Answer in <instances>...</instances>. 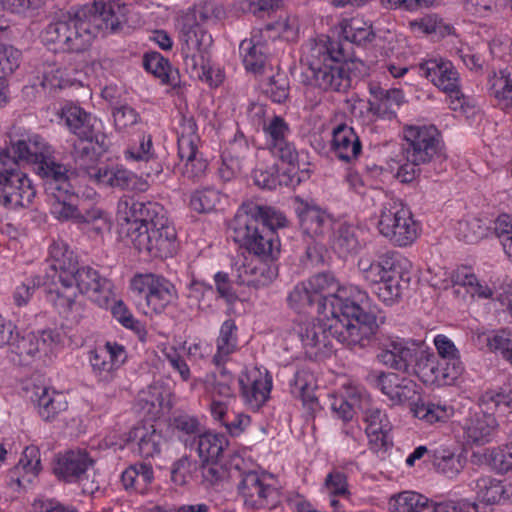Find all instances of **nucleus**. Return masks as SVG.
<instances>
[{
  "label": "nucleus",
  "mask_w": 512,
  "mask_h": 512,
  "mask_svg": "<svg viewBox=\"0 0 512 512\" xmlns=\"http://www.w3.org/2000/svg\"><path fill=\"white\" fill-rule=\"evenodd\" d=\"M345 45L328 36L307 42L302 62L307 66L305 76L309 84L325 92H346L351 87L350 64L355 61Z\"/></svg>",
  "instance_id": "obj_4"
},
{
  "label": "nucleus",
  "mask_w": 512,
  "mask_h": 512,
  "mask_svg": "<svg viewBox=\"0 0 512 512\" xmlns=\"http://www.w3.org/2000/svg\"><path fill=\"white\" fill-rule=\"evenodd\" d=\"M498 426L491 413H483L470 418L465 426L467 438L475 444L489 442Z\"/></svg>",
  "instance_id": "obj_42"
},
{
  "label": "nucleus",
  "mask_w": 512,
  "mask_h": 512,
  "mask_svg": "<svg viewBox=\"0 0 512 512\" xmlns=\"http://www.w3.org/2000/svg\"><path fill=\"white\" fill-rule=\"evenodd\" d=\"M263 131L267 137V146L287 140L290 133L288 123L281 116H274L264 125Z\"/></svg>",
  "instance_id": "obj_64"
},
{
  "label": "nucleus",
  "mask_w": 512,
  "mask_h": 512,
  "mask_svg": "<svg viewBox=\"0 0 512 512\" xmlns=\"http://www.w3.org/2000/svg\"><path fill=\"white\" fill-rule=\"evenodd\" d=\"M286 217L268 206L244 203L229 225L231 238L256 256L238 268L237 283L260 289L269 286L278 275L274 263L280 254L275 230L285 227Z\"/></svg>",
  "instance_id": "obj_1"
},
{
  "label": "nucleus",
  "mask_w": 512,
  "mask_h": 512,
  "mask_svg": "<svg viewBox=\"0 0 512 512\" xmlns=\"http://www.w3.org/2000/svg\"><path fill=\"white\" fill-rule=\"evenodd\" d=\"M180 129L178 155L180 160L184 162L181 174L189 180L198 181L205 175L208 163L202 157H198L200 138L197 135L195 120L192 117H183Z\"/></svg>",
  "instance_id": "obj_15"
},
{
  "label": "nucleus",
  "mask_w": 512,
  "mask_h": 512,
  "mask_svg": "<svg viewBox=\"0 0 512 512\" xmlns=\"http://www.w3.org/2000/svg\"><path fill=\"white\" fill-rule=\"evenodd\" d=\"M154 481V471L150 464L137 462L127 467L121 475V482L127 491L145 494Z\"/></svg>",
  "instance_id": "obj_37"
},
{
  "label": "nucleus",
  "mask_w": 512,
  "mask_h": 512,
  "mask_svg": "<svg viewBox=\"0 0 512 512\" xmlns=\"http://www.w3.org/2000/svg\"><path fill=\"white\" fill-rule=\"evenodd\" d=\"M372 383L393 405L415 404L419 399V387L416 382L396 373L380 372L372 376Z\"/></svg>",
  "instance_id": "obj_20"
},
{
  "label": "nucleus",
  "mask_w": 512,
  "mask_h": 512,
  "mask_svg": "<svg viewBox=\"0 0 512 512\" xmlns=\"http://www.w3.org/2000/svg\"><path fill=\"white\" fill-rule=\"evenodd\" d=\"M287 301L289 306L298 312L304 311L308 308L316 312L317 302L308 282L297 284L289 293Z\"/></svg>",
  "instance_id": "obj_55"
},
{
  "label": "nucleus",
  "mask_w": 512,
  "mask_h": 512,
  "mask_svg": "<svg viewBox=\"0 0 512 512\" xmlns=\"http://www.w3.org/2000/svg\"><path fill=\"white\" fill-rule=\"evenodd\" d=\"M364 420L367 424L365 431L372 451L378 453L392 446L390 437L392 425L384 411L376 407L368 408L364 413Z\"/></svg>",
  "instance_id": "obj_25"
},
{
  "label": "nucleus",
  "mask_w": 512,
  "mask_h": 512,
  "mask_svg": "<svg viewBox=\"0 0 512 512\" xmlns=\"http://www.w3.org/2000/svg\"><path fill=\"white\" fill-rule=\"evenodd\" d=\"M458 237L466 243H476L482 239L487 232V227L479 219L473 218L458 222Z\"/></svg>",
  "instance_id": "obj_63"
},
{
  "label": "nucleus",
  "mask_w": 512,
  "mask_h": 512,
  "mask_svg": "<svg viewBox=\"0 0 512 512\" xmlns=\"http://www.w3.org/2000/svg\"><path fill=\"white\" fill-rule=\"evenodd\" d=\"M410 282V276H387L376 288L375 293L386 305L396 303Z\"/></svg>",
  "instance_id": "obj_49"
},
{
  "label": "nucleus",
  "mask_w": 512,
  "mask_h": 512,
  "mask_svg": "<svg viewBox=\"0 0 512 512\" xmlns=\"http://www.w3.org/2000/svg\"><path fill=\"white\" fill-rule=\"evenodd\" d=\"M47 262L50 268L58 273L59 283L70 277L71 271L78 264L74 253L69 250L68 245L62 240L51 243Z\"/></svg>",
  "instance_id": "obj_39"
},
{
  "label": "nucleus",
  "mask_w": 512,
  "mask_h": 512,
  "mask_svg": "<svg viewBox=\"0 0 512 512\" xmlns=\"http://www.w3.org/2000/svg\"><path fill=\"white\" fill-rule=\"evenodd\" d=\"M488 90L499 103L512 107V74L509 71L493 72L488 78Z\"/></svg>",
  "instance_id": "obj_47"
},
{
  "label": "nucleus",
  "mask_w": 512,
  "mask_h": 512,
  "mask_svg": "<svg viewBox=\"0 0 512 512\" xmlns=\"http://www.w3.org/2000/svg\"><path fill=\"white\" fill-rule=\"evenodd\" d=\"M170 425L173 431L176 432L177 436L184 442H187L190 439H193L195 442L202 433V427L199 419L186 413L175 415L171 419Z\"/></svg>",
  "instance_id": "obj_50"
},
{
  "label": "nucleus",
  "mask_w": 512,
  "mask_h": 512,
  "mask_svg": "<svg viewBox=\"0 0 512 512\" xmlns=\"http://www.w3.org/2000/svg\"><path fill=\"white\" fill-rule=\"evenodd\" d=\"M51 197V213L60 221H73L76 223L79 207L76 203L77 195L73 188L68 191H60L50 194Z\"/></svg>",
  "instance_id": "obj_43"
},
{
  "label": "nucleus",
  "mask_w": 512,
  "mask_h": 512,
  "mask_svg": "<svg viewBox=\"0 0 512 512\" xmlns=\"http://www.w3.org/2000/svg\"><path fill=\"white\" fill-rule=\"evenodd\" d=\"M470 487L476 493L477 499L488 505L498 503L506 493L501 481L491 476L478 478L470 483Z\"/></svg>",
  "instance_id": "obj_45"
},
{
  "label": "nucleus",
  "mask_w": 512,
  "mask_h": 512,
  "mask_svg": "<svg viewBox=\"0 0 512 512\" xmlns=\"http://www.w3.org/2000/svg\"><path fill=\"white\" fill-rule=\"evenodd\" d=\"M219 201L220 195L216 190H197L191 195L190 207L198 213H206L212 211Z\"/></svg>",
  "instance_id": "obj_60"
},
{
  "label": "nucleus",
  "mask_w": 512,
  "mask_h": 512,
  "mask_svg": "<svg viewBox=\"0 0 512 512\" xmlns=\"http://www.w3.org/2000/svg\"><path fill=\"white\" fill-rule=\"evenodd\" d=\"M414 414L419 419L425 420L432 424L439 421H445L451 415L452 408L447 406H441L434 403H415Z\"/></svg>",
  "instance_id": "obj_59"
},
{
  "label": "nucleus",
  "mask_w": 512,
  "mask_h": 512,
  "mask_svg": "<svg viewBox=\"0 0 512 512\" xmlns=\"http://www.w3.org/2000/svg\"><path fill=\"white\" fill-rule=\"evenodd\" d=\"M290 92V83L288 77L284 73H277L270 77L266 94L275 103H284Z\"/></svg>",
  "instance_id": "obj_62"
},
{
  "label": "nucleus",
  "mask_w": 512,
  "mask_h": 512,
  "mask_svg": "<svg viewBox=\"0 0 512 512\" xmlns=\"http://www.w3.org/2000/svg\"><path fill=\"white\" fill-rule=\"evenodd\" d=\"M324 316L303 325L299 336L310 358L328 357L332 354L334 342L355 347H366L385 323L386 315L366 312L356 317H343L340 313Z\"/></svg>",
  "instance_id": "obj_3"
},
{
  "label": "nucleus",
  "mask_w": 512,
  "mask_h": 512,
  "mask_svg": "<svg viewBox=\"0 0 512 512\" xmlns=\"http://www.w3.org/2000/svg\"><path fill=\"white\" fill-rule=\"evenodd\" d=\"M421 347L410 340L388 336L379 341L377 360L386 367L411 375Z\"/></svg>",
  "instance_id": "obj_17"
},
{
  "label": "nucleus",
  "mask_w": 512,
  "mask_h": 512,
  "mask_svg": "<svg viewBox=\"0 0 512 512\" xmlns=\"http://www.w3.org/2000/svg\"><path fill=\"white\" fill-rule=\"evenodd\" d=\"M130 288L156 314L164 312L177 299L175 286L162 275L154 273L136 274L130 281Z\"/></svg>",
  "instance_id": "obj_14"
},
{
  "label": "nucleus",
  "mask_w": 512,
  "mask_h": 512,
  "mask_svg": "<svg viewBox=\"0 0 512 512\" xmlns=\"http://www.w3.org/2000/svg\"><path fill=\"white\" fill-rule=\"evenodd\" d=\"M21 52L13 46L0 43V81L10 76L20 64Z\"/></svg>",
  "instance_id": "obj_61"
},
{
  "label": "nucleus",
  "mask_w": 512,
  "mask_h": 512,
  "mask_svg": "<svg viewBox=\"0 0 512 512\" xmlns=\"http://www.w3.org/2000/svg\"><path fill=\"white\" fill-rule=\"evenodd\" d=\"M255 153L246 140L235 139L222 155V164L219 167V176L224 181H230L254 163Z\"/></svg>",
  "instance_id": "obj_23"
},
{
  "label": "nucleus",
  "mask_w": 512,
  "mask_h": 512,
  "mask_svg": "<svg viewBox=\"0 0 512 512\" xmlns=\"http://www.w3.org/2000/svg\"><path fill=\"white\" fill-rule=\"evenodd\" d=\"M239 385L244 402L251 409L258 410L269 399L272 378L268 373L254 372L240 377Z\"/></svg>",
  "instance_id": "obj_27"
},
{
  "label": "nucleus",
  "mask_w": 512,
  "mask_h": 512,
  "mask_svg": "<svg viewBox=\"0 0 512 512\" xmlns=\"http://www.w3.org/2000/svg\"><path fill=\"white\" fill-rule=\"evenodd\" d=\"M195 443L198 455L203 462L220 461L226 458L229 442L222 434L202 432Z\"/></svg>",
  "instance_id": "obj_41"
},
{
  "label": "nucleus",
  "mask_w": 512,
  "mask_h": 512,
  "mask_svg": "<svg viewBox=\"0 0 512 512\" xmlns=\"http://www.w3.org/2000/svg\"><path fill=\"white\" fill-rule=\"evenodd\" d=\"M419 69L436 87L449 94L453 110L462 106L464 95L460 89L459 73L450 61L430 59L421 63Z\"/></svg>",
  "instance_id": "obj_18"
},
{
  "label": "nucleus",
  "mask_w": 512,
  "mask_h": 512,
  "mask_svg": "<svg viewBox=\"0 0 512 512\" xmlns=\"http://www.w3.org/2000/svg\"><path fill=\"white\" fill-rule=\"evenodd\" d=\"M128 7L120 0H94L75 11L60 12L41 32L45 46L64 52L82 53L96 33L119 32L127 24Z\"/></svg>",
  "instance_id": "obj_2"
},
{
  "label": "nucleus",
  "mask_w": 512,
  "mask_h": 512,
  "mask_svg": "<svg viewBox=\"0 0 512 512\" xmlns=\"http://www.w3.org/2000/svg\"><path fill=\"white\" fill-rule=\"evenodd\" d=\"M303 234L321 239L332 229V217L320 207L301 202L296 209Z\"/></svg>",
  "instance_id": "obj_26"
},
{
  "label": "nucleus",
  "mask_w": 512,
  "mask_h": 512,
  "mask_svg": "<svg viewBox=\"0 0 512 512\" xmlns=\"http://www.w3.org/2000/svg\"><path fill=\"white\" fill-rule=\"evenodd\" d=\"M46 297L61 315L74 324H79L90 316L89 308L85 301L77 296L75 289L49 288Z\"/></svg>",
  "instance_id": "obj_21"
},
{
  "label": "nucleus",
  "mask_w": 512,
  "mask_h": 512,
  "mask_svg": "<svg viewBox=\"0 0 512 512\" xmlns=\"http://www.w3.org/2000/svg\"><path fill=\"white\" fill-rule=\"evenodd\" d=\"M381 235L399 247L412 244L418 237V227L410 209L398 198L386 196L377 224Z\"/></svg>",
  "instance_id": "obj_8"
},
{
  "label": "nucleus",
  "mask_w": 512,
  "mask_h": 512,
  "mask_svg": "<svg viewBox=\"0 0 512 512\" xmlns=\"http://www.w3.org/2000/svg\"><path fill=\"white\" fill-rule=\"evenodd\" d=\"M36 190L26 173L11 157L9 149H0V203L9 208L27 207Z\"/></svg>",
  "instance_id": "obj_9"
},
{
  "label": "nucleus",
  "mask_w": 512,
  "mask_h": 512,
  "mask_svg": "<svg viewBox=\"0 0 512 512\" xmlns=\"http://www.w3.org/2000/svg\"><path fill=\"white\" fill-rule=\"evenodd\" d=\"M112 315L125 328L135 332L140 340L143 341L145 339L146 330L144 325L133 316L122 301H117L114 304L112 307Z\"/></svg>",
  "instance_id": "obj_58"
},
{
  "label": "nucleus",
  "mask_w": 512,
  "mask_h": 512,
  "mask_svg": "<svg viewBox=\"0 0 512 512\" xmlns=\"http://www.w3.org/2000/svg\"><path fill=\"white\" fill-rule=\"evenodd\" d=\"M430 462L438 474L452 479L463 470L466 460L461 454L438 447L430 452Z\"/></svg>",
  "instance_id": "obj_40"
},
{
  "label": "nucleus",
  "mask_w": 512,
  "mask_h": 512,
  "mask_svg": "<svg viewBox=\"0 0 512 512\" xmlns=\"http://www.w3.org/2000/svg\"><path fill=\"white\" fill-rule=\"evenodd\" d=\"M33 402L38 407V413L45 421L55 419L59 413L65 411L68 407L65 396L54 390L50 391L46 387H37L32 397Z\"/></svg>",
  "instance_id": "obj_38"
},
{
  "label": "nucleus",
  "mask_w": 512,
  "mask_h": 512,
  "mask_svg": "<svg viewBox=\"0 0 512 512\" xmlns=\"http://www.w3.org/2000/svg\"><path fill=\"white\" fill-rule=\"evenodd\" d=\"M11 157L18 163L27 162L36 167L41 164L48 156L54 153L49 145L40 135H21L18 139H10Z\"/></svg>",
  "instance_id": "obj_22"
},
{
  "label": "nucleus",
  "mask_w": 512,
  "mask_h": 512,
  "mask_svg": "<svg viewBox=\"0 0 512 512\" xmlns=\"http://www.w3.org/2000/svg\"><path fill=\"white\" fill-rule=\"evenodd\" d=\"M59 116L69 131L78 138H96L97 119L80 106L68 103L61 108Z\"/></svg>",
  "instance_id": "obj_33"
},
{
  "label": "nucleus",
  "mask_w": 512,
  "mask_h": 512,
  "mask_svg": "<svg viewBox=\"0 0 512 512\" xmlns=\"http://www.w3.org/2000/svg\"><path fill=\"white\" fill-rule=\"evenodd\" d=\"M308 284L318 302L316 313L319 315L340 313L343 317H356L366 312L385 315L377 305L371 303L365 291L357 287L349 290L341 288L332 272L317 273L309 278Z\"/></svg>",
  "instance_id": "obj_6"
},
{
  "label": "nucleus",
  "mask_w": 512,
  "mask_h": 512,
  "mask_svg": "<svg viewBox=\"0 0 512 512\" xmlns=\"http://www.w3.org/2000/svg\"><path fill=\"white\" fill-rule=\"evenodd\" d=\"M164 207L157 202L139 201L133 197L123 196L117 203V218L121 222L131 224L129 229L140 224H147L160 213Z\"/></svg>",
  "instance_id": "obj_24"
},
{
  "label": "nucleus",
  "mask_w": 512,
  "mask_h": 512,
  "mask_svg": "<svg viewBox=\"0 0 512 512\" xmlns=\"http://www.w3.org/2000/svg\"><path fill=\"white\" fill-rule=\"evenodd\" d=\"M66 286L69 289H78L100 307L108 306L113 296L111 282L90 266L79 267L77 264L71 271V276L62 280L59 287Z\"/></svg>",
  "instance_id": "obj_16"
},
{
  "label": "nucleus",
  "mask_w": 512,
  "mask_h": 512,
  "mask_svg": "<svg viewBox=\"0 0 512 512\" xmlns=\"http://www.w3.org/2000/svg\"><path fill=\"white\" fill-rule=\"evenodd\" d=\"M53 343V335L51 331L43 330L39 332H29L21 338L17 339L12 345L20 360L29 362L35 358L39 353L48 350Z\"/></svg>",
  "instance_id": "obj_35"
},
{
  "label": "nucleus",
  "mask_w": 512,
  "mask_h": 512,
  "mask_svg": "<svg viewBox=\"0 0 512 512\" xmlns=\"http://www.w3.org/2000/svg\"><path fill=\"white\" fill-rule=\"evenodd\" d=\"M342 35L348 42L365 45L371 43L375 38V33L370 25L359 19H351L342 28Z\"/></svg>",
  "instance_id": "obj_52"
},
{
  "label": "nucleus",
  "mask_w": 512,
  "mask_h": 512,
  "mask_svg": "<svg viewBox=\"0 0 512 512\" xmlns=\"http://www.w3.org/2000/svg\"><path fill=\"white\" fill-rule=\"evenodd\" d=\"M139 182L138 177L131 171L120 166H103L94 174L92 183L120 190H134Z\"/></svg>",
  "instance_id": "obj_36"
},
{
  "label": "nucleus",
  "mask_w": 512,
  "mask_h": 512,
  "mask_svg": "<svg viewBox=\"0 0 512 512\" xmlns=\"http://www.w3.org/2000/svg\"><path fill=\"white\" fill-rule=\"evenodd\" d=\"M239 49L247 71L254 74L264 72L268 61L267 46H254L251 45V42H241Z\"/></svg>",
  "instance_id": "obj_48"
},
{
  "label": "nucleus",
  "mask_w": 512,
  "mask_h": 512,
  "mask_svg": "<svg viewBox=\"0 0 512 512\" xmlns=\"http://www.w3.org/2000/svg\"><path fill=\"white\" fill-rule=\"evenodd\" d=\"M488 463L498 474H506L512 471V437L510 440L490 450Z\"/></svg>",
  "instance_id": "obj_54"
},
{
  "label": "nucleus",
  "mask_w": 512,
  "mask_h": 512,
  "mask_svg": "<svg viewBox=\"0 0 512 512\" xmlns=\"http://www.w3.org/2000/svg\"><path fill=\"white\" fill-rule=\"evenodd\" d=\"M96 138H78L73 143L71 157L74 169L81 176L87 177L90 182L100 167L97 166L99 153L95 146Z\"/></svg>",
  "instance_id": "obj_30"
},
{
  "label": "nucleus",
  "mask_w": 512,
  "mask_h": 512,
  "mask_svg": "<svg viewBox=\"0 0 512 512\" xmlns=\"http://www.w3.org/2000/svg\"><path fill=\"white\" fill-rule=\"evenodd\" d=\"M332 147L337 158L344 162L357 159L362 150L358 135L346 124H339L333 129Z\"/></svg>",
  "instance_id": "obj_34"
},
{
  "label": "nucleus",
  "mask_w": 512,
  "mask_h": 512,
  "mask_svg": "<svg viewBox=\"0 0 512 512\" xmlns=\"http://www.w3.org/2000/svg\"><path fill=\"white\" fill-rule=\"evenodd\" d=\"M236 330L237 327L234 320L228 319L223 322L217 338V352L212 359V362L217 367H221L228 356L235 351L237 346Z\"/></svg>",
  "instance_id": "obj_44"
},
{
  "label": "nucleus",
  "mask_w": 512,
  "mask_h": 512,
  "mask_svg": "<svg viewBox=\"0 0 512 512\" xmlns=\"http://www.w3.org/2000/svg\"><path fill=\"white\" fill-rule=\"evenodd\" d=\"M377 263L386 278L387 276H410L405 267L408 261L396 252L381 254L377 259Z\"/></svg>",
  "instance_id": "obj_57"
},
{
  "label": "nucleus",
  "mask_w": 512,
  "mask_h": 512,
  "mask_svg": "<svg viewBox=\"0 0 512 512\" xmlns=\"http://www.w3.org/2000/svg\"><path fill=\"white\" fill-rule=\"evenodd\" d=\"M134 247L151 258L172 257L177 250V233L163 209L147 224L128 229L127 233Z\"/></svg>",
  "instance_id": "obj_7"
},
{
  "label": "nucleus",
  "mask_w": 512,
  "mask_h": 512,
  "mask_svg": "<svg viewBox=\"0 0 512 512\" xmlns=\"http://www.w3.org/2000/svg\"><path fill=\"white\" fill-rule=\"evenodd\" d=\"M333 247L340 254L356 253L360 243L355 227L345 223L340 224L334 234Z\"/></svg>",
  "instance_id": "obj_53"
},
{
  "label": "nucleus",
  "mask_w": 512,
  "mask_h": 512,
  "mask_svg": "<svg viewBox=\"0 0 512 512\" xmlns=\"http://www.w3.org/2000/svg\"><path fill=\"white\" fill-rule=\"evenodd\" d=\"M267 474L247 471L241 474L237 485L238 497L251 509H274L281 503V491L271 483Z\"/></svg>",
  "instance_id": "obj_12"
},
{
  "label": "nucleus",
  "mask_w": 512,
  "mask_h": 512,
  "mask_svg": "<svg viewBox=\"0 0 512 512\" xmlns=\"http://www.w3.org/2000/svg\"><path fill=\"white\" fill-rule=\"evenodd\" d=\"M35 170L37 175L44 181V188L47 195L72 189L69 169L64 164L58 162L53 154L43 160Z\"/></svg>",
  "instance_id": "obj_28"
},
{
  "label": "nucleus",
  "mask_w": 512,
  "mask_h": 512,
  "mask_svg": "<svg viewBox=\"0 0 512 512\" xmlns=\"http://www.w3.org/2000/svg\"><path fill=\"white\" fill-rule=\"evenodd\" d=\"M143 66L146 71L159 78L162 83L173 86L177 85V71H172L168 60L165 59L160 53L152 52L145 54L143 59Z\"/></svg>",
  "instance_id": "obj_46"
},
{
  "label": "nucleus",
  "mask_w": 512,
  "mask_h": 512,
  "mask_svg": "<svg viewBox=\"0 0 512 512\" xmlns=\"http://www.w3.org/2000/svg\"><path fill=\"white\" fill-rule=\"evenodd\" d=\"M221 10L213 1L195 4L182 17L180 29V54L186 71L191 77L205 79L212 85L209 67V50L213 39L203 24L219 18Z\"/></svg>",
  "instance_id": "obj_5"
},
{
  "label": "nucleus",
  "mask_w": 512,
  "mask_h": 512,
  "mask_svg": "<svg viewBox=\"0 0 512 512\" xmlns=\"http://www.w3.org/2000/svg\"><path fill=\"white\" fill-rule=\"evenodd\" d=\"M411 375L417 376L426 385H451L462 374L464 367L460 358L440 359L421 348Z\"/></svg>",
  "instance_id": "obj_13"
},
{
  "label": "nucleus",
  "mask_w": 512,
  "mask_h": 512,
  "mask_svg": "<svg viewBox=\"0 0 512 512\" xmlns=\"http://www.w3.org/2000/svg\"><path fill=\"white\" fill-rule=\"evenodd\" d=\"M370 93L372 98L368 101L367 111L377 118L394 119L396 117V110L403 103L402 91L372 86Z\"/></svg>",
  "instance_id": "obj_29"
},
{
  "label": "nucleus",
  "mask_w": 512,
  "mask_h": 512,
  "mask_svg": "<svg viewBox=\"0 0 512 512\" xmlns=\"http://www.w3.org/2000/svg\"><path fill=\"white\" fill-rule=\"evenodd\" d=\"M95 460L85 450H70L59 455L54 463L55 476L65 483H77L85 494L99 489L94 469Z\"/></svg>",
  "instance_id": "obj_10"
},
{
  "label": "nucleus",
  "mask_w": 512,
  "mask_h": 512,
  "mask_svg": "<svg viewBox=\"0 0 512 512\" xmlns=\"http://www.w3.org/2000/svg\"><path fill=\"white\" fill-rule=\"evenodd\" d=\"M38 453L36 447H26L18 464L6 473L5 482L7 486L17 490L24 486V482L30 483L32 481V477L36 476L40 470Z\"/></svg>",
  "instance_id": "obj_32"
},
{
  "label": "nucleus",
  "mask_w": 512,
  "mask_h": 512,
  "mask_svg": "<svg viewBox=\"0 0 512 512\" xmlns=\"http://www.w3.org/2000/svg\"><path fill=\"white\" fill-rule=\"evenodd\" d=\"M128 441L134 444V451L143 458L160 454L165 443L162 433L153 425H137L129 431Z\"/></svg>",
  "instance_id": "obj_31"
},
{
  "label": "nucleus",
  "mask_w": 512,
  "mask_h": 512,
  "mask_svg": "<svg viewBox=\"0 0 512 512\" xmlns=\"http://www.w3.org/2000/svg\"><path fill=\"white\" fill-rule=\"evenodd\" d=\"M403 154L414 166L432 162L441 156V134L434 125L404 128Z\"/></svg>",
  "instance_id": "obj_11"
},
{
  "label": "nucleus",
  "mask_w": 512,
  "mask_h": 512,
  "mask_svg": "<svg viewBox=\"0 0 512 512\" xmlns=\"http://www.w3.org/2000/svg\"><path fill=\"white\" fill-rule=\"evenodd\" d=\"M431 500L426 496L405 491L394 497V510L396 512H428Z\"/></svg>",
  "instance_id": "obj_51"
},
{
  "label": "nucleus",
  "mask_w": 512,
  "mask_h": 512,
  "mask_svg": "<svg viewBox=\"0 0 512 512\" xmlns=\"http://www.w3.org/2000/svg\"><path fill=\"white\" fill-rule=\"evenodd\" d=\"M76 224L92 225L97 233H102L109 228V218L107 213L98 207L79 208Z\"/></svg>",
  "instance_id": "obj_56"
},
{
  "label": "nucleus",
  "mask_w": 512,
  "mask_h": 512,
  "mask_svg": "<svg viewBox=\"0 0 512 512\" xmlns=\"http://www.w3.org/2000/svg\"><path fill=\"white\" fill-rule=\"evenodd\" d=\"M125 359L124 346L116 342H107L89 353L92 373L103 384L112 383L118 377V370Z\"/></svg>",
  "instance_id": "obj_19"
}]
</instances>
